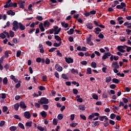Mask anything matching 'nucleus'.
Wrapping results in <instances>:
<instances>
[{
    "mask_svg": "<svg viewBox=\"0 0 131 131\" xmlns=\"http://www.w3.org/2000/svg\"><path fill=\"white\" fill-rule=\"evenodd\" d=\"M39 103L41 105H42V104H49V100L46 97H42L40 99Z\"/></svg>",
    "mask_w": 131,
    "mask_h": 131,
    "instance_id": "f03ea898",
    "label": "nucleus"
},
{
    "mask_svg": "<svg viewBox=\"0 0 131 131\" xmlns=\"http://www.w3.org/2000/svg\"><path fill=\"white\" fill-rule=\"evenodd\" d=\"M110 117L111 119H114V118L116 117V115H115V114H111L110 115Z\"/></svg>",
    "mask_w": 131,
    "mask_h": 131,
    "instance_id": "bf43d9fd",
    "label": "nucleus"
},
{
    "mask_svg": "<svg viewBox=\"0 0 131 131\" xmlns=\"http://www.w3.org/2000/svg\"><path fill=\"white\" fill-rule=\"evenodd\" d=\"M94 31H96V32H101L102 31V30H101V29H100V28L99 27H97V28H95L94 29Z\"/></svg>",
    "mask_w": 131,
    "mask_h": 131,
    "instance_id": "864d4df0",
    "label": "nucleus"
},
{
    "mask_svg": "<svg viewBox=\"0 0 131 131\" xmlns=\"http://www.w3.org/2000/svg\"><path fill=\"white\" fill-rule=\"evenodd\" d=\"M0 37H1V38H3L4 39V38H6V37H7V36H6L5 34L2 33L0 34Z\"/></svg>",
    "mask_w": 131,
    "mask_h": 131,
    "instance_id": "de8ad7c7",
    "label": "nucleus"
},
{
    "mask_svg": "<svg viewBox=\"0 0 131 131\" xmlns=\"http://www.w3.org/2000/svg\"><path fill=\"white\" fill-rule=\"evenodd\" d=\"M54 38L55 39H56V40H57V41H62V39H61V37H60V36H59L58 35H55L54 36Z\"/></svg>",
    "mask_w": 131,
    "mask_h": 131,
    "instance_id": "4be33fe9",
    "label": "nucleus"
},
{
    "mask_svg": "<svg viewBox=\"0 0 131 131\" xmlns=\"http://www.w3.org/2000/svg\"><path fill=\"white\" fill-rule=\"evenodd\" d=\"M86 74H92V69L91 68H87Z\"/></svg>",
    "mask_w": 131,
    "mask_h": 131,
    "instance_id": "c756f323",
    "label": "nucleus"
},
{
    "mask_svg": "<svg viewBox=\"0 0 131 131\" xmlns=\"http://www.w3.org/2000/svg\"><path fill=\"white\" fill-rule=\"evenodd\" d=\"M19 86H21V81H19L18 83L15 85L16 89H19Z\"/></svg>",
    "mask_w": 131,
    "mask_h": 131,
    "instance_id": "79ce46f5",
    "label": "nucleus"
},
{
    "mask_svg": "<svg viewBox=\"0 0 131 131\" xmlns=\"http://www.w3.org/2000/svg\"><path fill=\"white\" fill-rule=\"evenodd\" d=\"M54 75L55 76V77H56V78H58L59 79V78H60V76L59 75V73L55 72L54 73Z\"/></svg>",
    "mask_w": 131,
    "mask_h": 131,
    "instance_id": "6e6d98bb",
    "label": "nucleus"
},
{
    "mask_svg": "<svg viewBox=\"0 0 131 131\" xmlns=\"http://www.w3.org/2000/svg\"><path fill=\"white\" fill-rule=\"evenodd\" d=\"M91 67H92V68H97V63H96V62L93 61L91 63Z\"/></svg>",
    "mask_w": 131,
    "mask_h": 131,
    "instance_id": "473e14b6",
    "label": "nucleus"
},
{
    "mask_svg": "<svg viewBox=\"0 0 131 131\" xmlns=\"http://www.w3.org/2000/svg\"><path fill=\"white\" fill-rule=\"evenodd\" d=\"M18 26L19 29H20L21 30H25V26L23 25L22 23H19Z\"/></svg>",
    "mask_w": 131,
    "mask_h": 131,
    "instance_id": "ddd939ff",
    "label": "nucleus"
},
{
    "mask_svg": "<svg viewBox=\"0 0 131 131\" xmlns=\"http://www.w3.org/2000/svg\"><path fill=\"white\" fill-rule=\"evenodd\" d=\"M26 126H29V127H31L32 126V121H29L26 123Z\"/></svg>",
    "mask_w": 131,
    "mask_h": 131,
    "instance_id": "a878e982",
    "label": "nucleus"
},
{
    "mask_svg": "<svg viewBox=\"0 0 131 131\" xmlns=\"http://www.w3.org/2000/svg\"><path fill=\"white\" fill-rule=\"evenodd\" d=\"M44 27H50V25H51V24H50V22L49 20H46V21H44L43 23Z\"/></svg>",
    "mask_w": 131,
    "mask_h": 131,
    "instance_id": "f8f14e48",
    "label": "nucleus"
},
{
    "mask_svg": "<svg viewBox=\"0 0 131 131\" xmlns=\"http://www.w3.org/2000/svg\"><path fill=\"white\" fill-rule=\"evenodd\" d=\"M24 117L25 118H27V119H29L31 117V115L30 114V113L29 112L27 111L24 113Z\"/></svg>",
    "mask_w": 131,
    "mask_h": 131,
    "instance_id": "1a4fd4ad",
    "label": "nucleus"
},
{
    "mask_svg": "<svg viewBox=\"0 0 131 131\" xmlns=\"http://www.w3.org/2000/svg\"><path fill=\"white\" fill-rule=\"evenodd\" d=\"M83 15L85 16V17H89L91 16V12H85V13H83Z\"/></svg>",
    "mask_w": 131,
    "mask_h": 131,
    "instance_id": "4d7b16f0",
    "label": "nucleus"
},
{
    "mask_svg": "<svg viewBox=\"0 0 131 131\" xmlns=\"http://www.w3.org/2000/svg\"><path fill=\"white\" fill-rule=\"evenodd\" d=\"M45 63L47 65H49V64L51 63V60H50V59H49L48 58H47L45 60Z\"/></svg>",
    "mask_w": 131,
    "mask_h": 131,
    "instance_id": "a19ab883",
    "label": "nucleus"
},
{
    "mask_svg": "<svg viewBox=\"0 0 131 131\" xmlns=\"http://www.w3.org/2000/svg\"><path fill=\"white\" fill-rule=\"evenodd\" d=\"M72 73H76V74H78V71L75 70L74 69H72L71 70Z\"/></svg>",
    "mask_w": 131,
    "mask_h": 131,
    "instance_id": "49530a36",
    "label": "nucleus"
},
{
    "mask_svg": "<svg viewBox=\"0 0 131 131\" xmlns=\"http://www.w3.org/2000/svg\"><path fill=\"white\" fill-rule=\"evenodd\" d=\"M34 106L36 108H40V104L37 102L35 103Z\"/></svg>",
    "mask_w": 131,
    "mask_h": 131,
    "instance_id": "680f3d73",
    "label": "nucleus"
},
{
    "mask_svg": "<svg viewBox=\"0 0 131 131\" xmlns=\"http://www.w3.org/2000/svg\"><path fill=\"white\" fill-rule=\"evenodd\" d=\"M19 56H21V51L18 50L16 53V57H19Z\"/></svg>",
    "mask_w": 131,
    "mask_h": 131,
    "instance_id": "338daca9",
    "label": "nucleus"
},
{
    "mask_svg": "<svg viewBox=\"0 0 131 131\" xmlns=\"http://www.w3.org/2000/svg\"><path fill=\"white\" fill-rule=\"evenodd\" d=\"M86 26L88 29H93L94 26H93V24L92 23H88L86 25Z\"/></svg>",
    "mask_w": 131,
    "mask_h": 131,
    "instance_id": "2eb2a0df",
    "label": "nucleus"
},
{
    "mask_svg": "<svg viewBox=\"0 0 131 131\" xmlns=\"http://www.w3.org/2000/svg\"><path fill=\"white\" fill-rule=\"evenodd\" d=\"M112 81L113 83H117V84L119 83V80H118V79L117 78H113L112 79Z\"/></svg>",
    "mask_w": 131,
    "mask_h": 131,
    "instance_id": "bb28decb",
    "label": "nucleus"
},
{
    "mask_svg": "<svg viewBox=\"0 0 131 131\" xmlns=\"http://www.w3.org/2000/svg\"><path fill=\"white\" fill-rule=\"evenodd\" d=\"M13 28H12V30L13 31H17V30L19 29V23H18V21L17 20H14L13 23Z\"/></svg>",
    "mask_w": 131,
    "mask_h": 131,
    "instance_id": "f257e3e1",
    "label": "nucleus"
},
{
    "mask_svg": "<svg viewBox=\"0 0 131 131\" xmlns=\"http://www.w3.org/2000/svg\"><path fill=\"white\" fill-rule=\"evenodd\" d=\"M92 98H93V99H94V100H98V95H97V94H93V95L92 96Z\"/></svg>",
    "mask_w": 131,
    "mask_h": 131,
    "instance_id": "5fc2aeb1",
    "label": "nucleus"
},
{
    "mask_svg": "<svg viewBox=\"0 0 131 131\" xmlns=\"http://www.w3.org/2000/svg\"><path fill=\"white\" fill-rule=\"evenodd\" d=\"M12 42L13 43H18V40L16 38H13L12 39Z\"/></svg>",
    "mask_w": 131,
    "mask_h": 131,
    "instance_id": "0e129e2a",
    "label": "nucleus"
},
{
    "mask_svg": "<svg viewBox=\"0 0 131 131\" xmlns=\"http://www.w3.org/2000/svg\"><path fill=\"white\" fill-rule=\"evenodd\" d=\"M61 24L62 27H64V28H68V26H69V25L68 23L65 24V21L61 22Z\"/></svg>",
    "mask_w": 131,
    "mask_h": 131,
    "instance_id": "aec40b11",
    "label": "nucleus"
},
{
    "mask_svg": "<svg viewBox=\"0 0 131 131\" xmlns=\"http://www.w3.org/2000/svg\"><path fill=\"white\" fill-rule=\"evenodd\" d=\"M74 32V30L73 29H70L69 31H67L68 34H69V35H71L73 34V33Z\"/></svg>",
    "mask_w": 131,
    "mask_h": 131,
    "instance_id": "5701e85b",
    "label": "nucleus"
},
{
    "mask_svg": "<svg viewBox=\"0 0 131 131\" xmlns=\"http://www.w3.org/2000/svg\"><path fill=\"white\" fill-rule=\"evenodd\" d=\"M57 118L59 120H62V119H63V115L61 114H58L57 116Z\"/></svg>",
    "mask_w": 131,
    "mask_h": 131,
    "instance_id": "c9c22d12",
    "label": "nucleus"
},
{
    "mask_svg": "<svg viewBox=\"0 0 131 131\" xmlns=\"http://www.w3.org/2000/svg\"><path fill=\"white\" fill-rule=\"evenodd\" d=\"M61 77L62 78H63V79H67L68 80V77L67 76V75H66V74H61Z\"/></svg>",
    "mask_w": 131,
    "mask_h": 131,
    "instance_id": "f704fd0d",
    "label": "nucleus"
},
{
    "mask_svg": "<svg viewBox=\"0 0 131 131\" xmlns=\"http://www.w3.org/2000/svg\"><path fill=\"white\" fill-rule=\"evenodd\" d=\"M110 89H112L113 90H114V89L116 88V85L114 84H112L110 85Z\"/></svg>",
    "mask_w": 131,
    "mask_h": 131,
    "instance_id": "09e8293b",
    "label": "nucleus"
},
{
    "mask_svg": "<svg viewBox=\"0 0 131 131\" xmlns=\"http://www.w3.org/2000/svg\"><path fill=\"white\" fill-rule=\"evenodd\" d=\"M57 50V48H52L49 50V53H53V52H55V50Z\"/></svg>",
    "mask_w": 131,
    "mask_h": 131,
    "instance_id": "ea45409f",
    "label": "nucleus"
},
{
    "mask_svg": "<svg viewBox=\"0 0 131 131\" xmlns=\"http://www.w3.org/2000/svg\"><path fill=\"white\" fill-rule=\"evenodd\" d=\"M13 117L14 118H15V119H19V120H21V118L19 117L18 115H14Z\"/></svg>",
    "mask_w": 131,
    "mask_h": 131,
    "instance_id": "8fccbe9b",
    "label": "nucleus"
},
{
    "mask_svg": "<svg viewBox=\"0 0 131 131\" xmlns=\"http://www.w3.org/2000/svg\"><path fill=\"white\" fill-rule=\"evenodd\" d=\"M120 40L121 41H122V42H124V41H125V40H126V39H125V37H124V36L120 37Z\"/></svg>",
    "mask_w": 131,
    "mask_h": 131,
    "instance_id": "58836bf2",
    "label": "nucleus"
},
{
    "mask_svg": "<svg viewBox=\"0 0 131 131\" xmlns=\"http://www.w3.org/2000/svg\"><path fill=\"white\" fill-rule=\"evenodd\" d=\"M14 107L15 111H18L19 110V107H20V104L19 103H16L14 104Z\"/></svg>",
    "mask_w": 131,
    "mask_h": 131,
    "instance_id": "6ab92c4d",
    "label": "nucleus"
},
{
    "mask_svg": "<svg viewBox=\"0 0 131 131\" xmlns=\"http://www.w3.org/2000/svg\"><path fill=\"white\" fill-rule=\"evenodd\" d=\"M104 123H103V125L105 127H107L108 125H109V121H104Z\"/></svg>",
    "mask_w": 131,
    "mask_h": 131,
    "instance_id": "4c0bfd02",
    "label": "nucleus"
},
{
    "mask_svg": "<svg viewBox=\"0 0 131 131\" xmlns=\"http://www.w3.org/2000/svg\"><path fill=\"white\" fill-rule=\"evenodd\" d=\"M8 111V107L4 106L3 108V112H7Z\"/></svg>",
    "mask_w": 131,
    "mask_h": 131,
    "instance_id": "052dcab7",
    "label": "nucleus"
},
{
    "mask_svg": "<svg viewBox=\"0 0 131 131\" xmlns=\"http://www.w3.org/2000/svg\"><path fill=\"white\" fill-rule=\"evenodd\" d=\"M18 125L20 128H21V129H25V127L24 126V125L22 124V123H19Z\"/></svg>",
    "mask_w": 131,
    "mask_h": 131,
    "instance_id": "c85d7f7f",
    "label": "nucleus"
},
{
    "mask_svg": "<svg viewBox=\"0 0 131 131\" xmlns=\"http://www.w3.org/2000/svg\"><path fill=\"white\" fill-rule=\"evenodd\" d=\"M12 7H13V3L12 2L8 5H4V8L5 9H8V8H12Z\"/></svg>",
    "mask_w": 131,
    "mask_h": 131,
    "instance_id": "a211bd4d",
    "label": "nucleus"
},
{
    "mask_svg": "<svg viewBox=\"0 0 131 131\" xmlns=\"http://www.w3.org/2000/svg\"><path fill=\"white\" fill-rule=\"evenodd\" d=\"M100 121H95V122H92V123H94V125L93 126V127H96V126H97V125H99L100 124Z\"/></svg>",
    "mask_w": 131,
    "mask_h": 131,
    "instance_id": "cd10ccee",
    "label": "nucleus"
},
{
    "mask_svg": "<svg viewBox=\"0 0 131 131\" xmlns=\"http://www.w3.org/2000/svg\"><path fill=\"white\" fill-rule=\"evenodd\" d=\"M55 69L57 71H58V72H61L63 71V68L60 66L59 64H56L55 65Z\"/></svg>",
    "mask_w": 131,
    "mask_h": 131,
    "instance_id": "0eeeda50",
    "label": "nucleus"
},
{
    "mask_svg": "<svg viewBox=\"0 0 131 131\" xmlns=\"http://www.w3.org/2000/svg\"><path fill=\"white\" fill-rule=\"evenodd\" d=\"M36 19H37V20H38V21H42V20H43L42 16L39 15L36 16Z\"/></svg>",
    "mask_w": 131,
    "mask_h": 131,
    "instance_id": "e433bc0d",
    "label": "nucleus"
},
{
    "mask_svg": "<svg viewBox=\"0 0 131 131\" xmlns=\"http://www.w3.org/2000/svg\"><path fill=\"white\" fill-rule=\"evenodd\" d=\"M99 120H100V121H104V119H105V117H106V116H99Z\"/></svg>",
    "mask_w": 131,
    "mask_h": 131,
    "instance_id": "37998d69",
    "label": "nucleus"
},
{
    "mask_svg": "<svg viewBox=\"0 0 131 131\" xmlns=\"http://www.w3.org/2000/svg\"><path fill=\"white\" fill-rule=\"evenodd\" d=\"M6 13L8 14V15H11V16H15L16 14V13H15V12L13 11L12 10H8Z\"/></svg>",
    "mask_w": 131,
    "mask_h": 131,
    "instance_id": "9b49d317",
    "label": "nucleus"
},
{
    "mask_svg": "<svg viewBox=\"0 0 131 131\" xmlns=\"http://www.w3.org/2000/svg\"><path fill=\"white\" fill-rule=\"evenodd\" d=\"M77 125H78V123H72L71 124H70V126H71V127H75Z\"/></svg>",
    "mask_w": 131,
    "mask_h": 131,
    "instance_id": "2f4dec72",
    "label": "nucleus"
},
{
    "mask_svg": "<svg viewBox=\"0 0 131 131\" xmlns=\"http://www.w3.org/2000/svg\"><path fill=\"white\" fill-rule=\"evenodd\" d=\"M19 107L21 108V109H26V108H27V106L25 105V102L23 101L20 102Z\"/></svg>",
    "mask_w": 131,
    "mask_h": 131,
    "instance_id": "9d476101",
    "label": "nucleus"
},
{
    "mask_svg": "<svg viewBox=\"0 0 131 131\" xmlns=\"http://www.w3.org/2000/svg\"><path fill=\"white\" fill-rule=\"evenodd\" d=\"M3 82L4 84H7L8 83V78H7V77H5Z\"/></svg>",
    "mask_w": 131,
    "mask_h": 131,
    "instance_id": "a18cd8bd",
    "label": "nucleus"
},
{
    "mask_svg": "<svg viewBox=\"0 0 131 131\" xmlns=\"http://www.w3.org/2000/svg\"><path fill=\"white\" fill-rule=\"evenodd\" d=\"M64 59L66 60V62L67 63H68V64H71V63H73L74 60L72 58H71V57H64Z\"/></svg>",
    "mask_w": 131,
    "mask_h": 131,
    "instance_id": "6e6552de",
    "label": "nucleus"
},
{
    "mask_svg": "<svg viewBox=\"0 0 131 131\" xmlns=\"http://www.w3.org/2000/svg\"><path fill=\"white\" fill-rule=\"evenodd\" d=\"M17 4L19 5L20 9H25L24 4H25V1H18Z\"/></svg>",
    "mask_w": 131,
    "mask_h": 131,
    "instance_id": "20e7f679",
    "label": "nucleus"
},
{
    "mask_svg": "<svg viewBox=\"0 0 131 131\" xmlns=\"http://www.w3.org/2000/svg\"><path fill=\"white\" fill-rule=\"evenodd\" d=\"M117 50L119 51L120 53H125V50H123L121 46H118L117 47Z\"/></svg>",
    "mask_w": 131,
    "mask_h": 131,
    "instance_id": "f3484780",
    "label": "nucleus"
},
{
    "mask_svg": "<svg viewBox=\"0 0 131 131\" xmlns=\"http://www.w3.org/2000/svg\"><path fill=\"white\" fill-rule=\"evenodd\" d=\"M110 56H111V53H105L104 55L102 56V60H106V59H107V58H108V57H110Z\"/></svg>",
    "mask_w": 131,
    "mask_h": 131,
    "instance_id": "423d86ee",
    "label": "nucleus"
},
{
    "mask_svg": "<svg viewBox=\"0 0 131 131\" xmlns=\"http://www.w3.org/2000/svg\"><path fill=\"white\" fill-rule=\"evenodd\" d=\"M60 31H61V28H59L56 31H54L55 33L54 34H59V32H60Z\"/></svg>",
    "mask_w": 131,
    "mask_h": 131,
    "instance_id": "e2e57ef3",
    "label": "nucleus"
},
{
    "mask_svg": "<svg viewBox=\"0 0 131 131\" xmlns=\"http://www.w3.org/2000/svg\"><path fill=\"white\" fill-rule=\"evenodd\" d=\"M58 122L57 121V119H54L53 121V124L54 125H57Z\"/></svg>",
    "mask_w": 131,
    "mask_h": 131,
    "instance_id": "13d9d810",
    "label": "nucleus"
},
{
    "mask_svg": "<svg viewBox=\"0 0 131 131\" xmlns=\"http://www.w3.org/2000/svg\"><path fill=\"white\" fill-rule=\"evenodd\" d=\"M9 34L10 36V37H14L15 36V33L13 32L12 30L9 31Z\"/></svg>",
    "mask_w": 131,
    "mask_h": 131,
    "instance_id": "7c9ffc66",
    "label": "nucleus"
},
{
    "mask_svg": "<svg viewBox=\"0 0 131 131\" xmlns=\"http://www.w3.org/2000/svg\"><path fill=\"white\" fill-rule=\"evenodd\" d=\"M40 91H46V87L43 86H40L38 88Z\"/></svg>",
    "mask_w": 131,
    "mask_h": 131,
    "instance_id": "c03bdc74",
    "label": "nucleus"
},
{
    "mask_svg": "<svg viewBox=\"0 0 131 131\" xmlns=\"http://www.w3.org/2000/svg\"><path fill=\"white\" fill-rule=\"evenodd\" d=\"M62 45V41H60L58 43H54L53 47H55L56 48H58V47H60Z\"/></svg>",
    "mask_w": 131,
    "mask_h": 131,
    "instance_id": "b1692460",
    "label": "nucleus"
},
{
    "mask_svg": "<svg viewBox=\"0 0 131 131\" xmlns=\"http://www.w3.org/2000/svg\"><path fill=\"white\" fill-rule=\"evenodd\" d=\"M39 28H40L41 32H43V31H45V28H43V24L42 23H41L39 24Z\"/></svg>",
    "mask_w": 131,
    "mask_h": 131,
    "instance_id": "dca6fc26",
    "label": "nucleus"
},
{
    "mask_svg": "<svg viewBox=\"0 0 131 131\" xmlns=\"http://www.w3.org/2000/svg\"><path fill=\"white\" fill-rule=\"evenodd\" d=\"M9 129L10 130L15 131L17 129V127L15 126H12L9 128Z\"/></svg>",
    "mask_w": 131,
    "mask_h": 131,
    "instance_id": "72a5a7b5",
    "label": "nucleus"
},
{
    "mask_svg": "<svg viewBox=\"0 0 131 131\" xmlns=\"http://www.w3.org/2000/svg\"><path fill=\"white\" fill-rule=\"evenodd\" d=\"M37 129H38L39 130H40V131H43L45 130V128L40 126H38L37 127Z\"/></svg>",
    "mask_w": 131,
    "mask_h": 131,
    "instance_id": "603ef678",
    "label": "nucleus"
},
{
    "mask_svg": "<svg viewBox=\"0 0 131 131\" xmlns=\"http://www.w3.org/2000/svg\"><path fill=\"white\" fill-rule=\"evenodd\" d=\"M73 92L74 95H77V94H78V90H77V89H73Z\"/></svg>",
    "mask_w": 131,
    "mask_h": 131,
    "instance_id": "3c124183",
    "label": "nucleus"
},
{
    "mask_svg": "<svg viewBox=\"0 0 131 131\" xmlns=\"http://www.w3.org/2000/svg\"><path fill=\"white\" fill-rule=\"evenodd\" d=\"M79 109L81 111H84L85 110V106L84 105H79Z\"/></svg>",
    "mask_w": 131,
    "mask_h": 131,
    "instance_id": "412c9836",
    "label": "nucleus"
},
{
    "mask_svg": "<svg viewBox=\"0 0 131 131\" xmlns=\"http://www.w3.org/2000/svg\"><path fill=\"white\" fill-rule=\"evenodd\" d=\"M57 55L59 57H62V53H60V50H57Z\"/></svg>",
    "mask_w": 131,
    "mask_h": 131,
    "instance_id": "774afa93",
    "label": "nucleus"
},
{
    "mask_svg": "<svg viewBox=\"0 0 131 131\" xmlns=\"http://www.w3.org/2000/svg\"><path fill=\"white\" fill-rule=\"evenodd\" d=\"M43 108L44 110H48L49 109V105L44 104L43 105Z\"/></svg>",
    "mask_w": 131,
    "mask_h": 131,
    "instance_id": "69168bd1",
    "label": "nucleus"
},
{
    "mask_svg": "<svg viewBox=\"0 0 131 131\" xmlns=\"http://www.w3.org/2000/svg\"><path fill=\"white\" fill-rule=\"evenodd\" d=\"M105 82H107V83H109V82H110L111 81V76H108V77H106L105 78Z\"/></svg>",
    "mask_w": 131,
    "mask_h": 131,
    "instance_id": "393cba45",
    "label": "nucleus"
},
{
    "mask_svg": "<svg viewBox=\"0 0 131 131\" xmlns=\"http://www.w3.org/2000/svg\"><path fill=\"white\" fill-rule=\"evenodd\" d=\"M112 67L113 68H114V69H119V65L118 64V62L114 61L113 62V63L112 64Z\"/></svg>",
    "mask_w": 131,
    "mask_h": 131,
    "instance_id": "39448f33",
    "label": "nucleus"
},
{
    "mask_svg": "<svg viewBox=\"0 0 131 131\" xmlns=\"http://www.w3.org/2000/svg\"><path fill=\"white\" fill-rule=\"evenodd\" d=\"M88 45H90V46H94V43L92 41V34L90 35V36L86 38Z\"/></svg>",
    "mask_w": 131,
    "mask_h": 131,
    "instance_id": "7ed1b4c3",
    "label": "nucleus"
},
{
    "mask_svg": "<svg viewBox=\"0 0 131 131\" xmlns=\"http://www.w3.org/2000/svg\"><path fill=\"white\" fill-rule=\"evenodd\" d=\"M40 114L43 117V118H46L47 117V112H46L45 111H42L40 113Z\"/></svg>",
    "mask_w": 131,
    "mask_h": 131,
    "instance_id": "4468645a",
    "label": "nucleus"
}]
</instances>
